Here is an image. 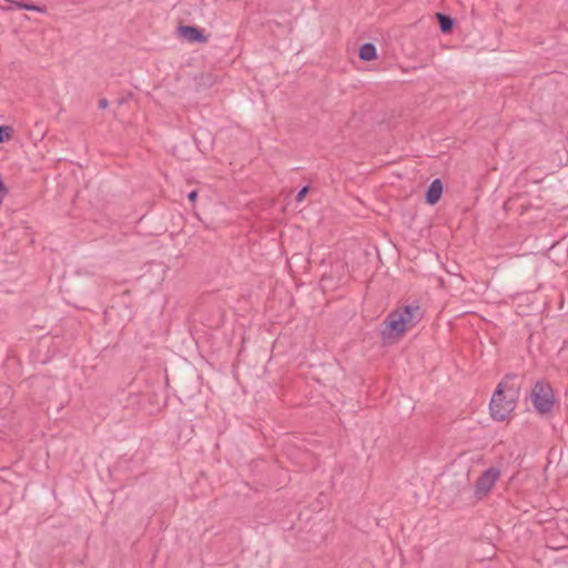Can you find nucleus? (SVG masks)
<instances>
[{
  "mask_svg": "<svg viewBox=\"0 0 568 568\" xmlns=\"http://www.w3.org/2000/svg\"><path fill=\"white\" fill-rule=\"evenodd\" d=\"M422 318V311L417 303L408 304L390 312L384 323L383 338L402 336L409 326L415 325Z\"/></svg>",
  "mask_w": 568,
  "mask_h": 568,
  "instance_id": "1",
  "label": "nucleus"
},
{
  "mask_svg": "<svg viewBox=\"0 0 568 568\" xmlns=\"http://www.w3.org/2000/svg\"><path fill=\"white\" fill-rule=\"evenodd\" d=\"M517 390L509 385L508 378L501 381L490 399L489 409L495 420H505L515 409Z\"/></svg>",
  "mask_w": 568,
  "mask_h": 568,
  "instance_id": "2",
  "label": "nucleus"
},
{
  "mask_svg": "<svg viewBox=\"0 0 568 568\" xmlns=\"http://www.w3.org/2000/svg\"><path fill=\"white\" fill-rule=\"evenodd\" d=\"M530 397L534 408L540 415H546L554 408V390L548 383L538 381L531 389Z\"/></svg>",
  "mask_w": 568,
  "mask_h": 568,
  "instance_id": "3",
  "label": "nucleus"
},
{
  "mask_svg": "<svg viewBox=\"0 0 568 568\" xmlns=\"http://www.w3.org/2000/svg\"><path fill=\"white\" fill-rule=\"evenodd\" d=\"M500 477V470L497 467L486 469L476 480L474 495L477 499L485 498Z\"/></svg>",
  "mask_w": 568,
  "mask_h": 568,
  "instance_id": "4",
  "label": "nucleus"
},
{
  "mask_svg": "<svg viewBox=\"0 0 568 568\" xmlns=\"http://www.w3.org/2000/svg\"><path fill=\"white\" fill-rule=\"evenodd\" d=\"M179 34L190 42H205L206 38L203 32L193 26H182L179 28Z\"/></svg>",
  "mask_w": 568,
  "mask_h": 568,
  "instance_id": "5",
  "label": "nucleus"
},
{
  "mask_svg": "<svg viewBox=\"0 0 568 568\" xmlns=\"http://www.w3.org/2000/svg\"><path fill=\"white\" fill-rule=\"evenodd\" d=\"M443 193V183L439 179H435L426 192V202L430 205L436 204Z\"/></svg>",
  "mask_w": 568,
  "mask_h": 568,
  "instance_id": "6",
  "label": "nucleus"
},
{
  "mask_svg": "<svg viewBox=\"0 0 568 568\" xmlns=\"http://www.w3.org/2000/svg\"><path fill=\"white\" fill-rule=\"evenodd\" d=\"M358 55L364 61H371L376 57V48L372 43H365L359 48Z\"/></svg>",
  "mask_w": 568,
  "mask_h": 568,
  "instance_id": "7",
  "label": "nucleus"
},
{
  "mask_svg": "<svg viewBox=\"0 0 568 568\" xmlns=\"http://www.w3.org/2000/svg\"><path fill=\"white\" fill-rule=\"evenodd\" d=\"M9 9H24L29 11H37V12H44L45 8L40 7L32 3H26V2H18V1H11V7Z\"/></svg>",
  "mask_w": 568,
  "mask_h": 568,
  "instance_id": "8",
  "label": "nucleus"
},
{
  "mask_svg": "<svg viewBox=\"0 0 568 568\" xmlns=\"http://www.w3.org/2000/svg\"><path fill=\"white\" fill-rule=\"evenodd\" d=\"M436 17H437V20L439 22L440 30L444 33H447V32H449L453 29L454 21H453V19L450 17H448V16H446L444 13H437Z\"/></svg>",
  "mask_w": 568,
  "mask_h": 568,
  "instance_id": "9",
  "label": "nucleus"
},
{
  "mask_svg": "<svg viewBox=\"0 0 568 568\" xmlns=\"http://www.w3.org/2000/svg\"><path fill=\"white\" fill-rule=\"evenodd\" d=\"M13 133V129L8 125L0 126V143L11 140Z\"/></svg>",
  "mask_w": 568,
  "mask_h": 568,
  "instance_id": "10",
  "label": "nucleus"
},
{
  "mask_svg": "<svg viewBox=\"0 0 568 568\" xmlns=\"http://www.w3.org/2000/svg\"><path fill=\"white\" fill-rule=\"evenodd\" d=\"M308 186H304L303 189H301L296 194V202H302L305 199L306 194L308 193Z\"/></svg>",
  "mask_w": 568,
  "mask_h": 568,
  "instance_id": "11",
  "label": "nucleus"
},
{
  "mask_svg": "<svg viewBox=\"0 0 568 568\" xmlns=\"http://www.w3.org/2000/svg\"><path fill=\"white\" fill-rule=\"evenodd\" d=\"M197 197V191H192L187 194V199L191 201V202H194Z\"/></svg>",
  "mask_w": 568,
  "mask_h": 568,
  "instance_id": "12",
  "label": "nucleus"
},
{
  "mask_svg": "<svg viewBox=\"0 0 568 568\" xmlns=\"http://www.w3.org/2000/svg\"><path fill=\"white\" fill-rule=\"evenodd\" d=\"M108 105H109V102H108V100H106V99H101V100L99 101V106H100L101 109H105V108H108Z\"/></svg>",
  "mask_w": 568,
  "mask_h": 568,
  "instance_id": "13",
  "label": "nucleus"
}]
</instances>
